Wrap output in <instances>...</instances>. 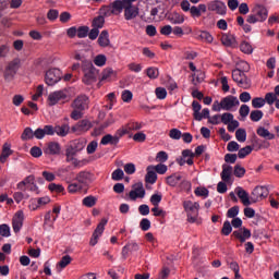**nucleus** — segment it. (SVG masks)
<instances>
[{
  "label": "nucleus",
  "mask_w": 279,
  "mask_h": 279,
  "mask_svg": "<svg viewBox=\"0 0 279 279\" xmlns=\"http://www.w3.org/2000/svg\"><path fill=\"white\" fill-rule=\"evenodd\" d=\"M84 147H86V140L78 138L70 142L65 148V162H70L75 169H80V167H84L86 165V160H80L76 158L80 151H83Z\"/></svg>",
  "instance_id": "nucleus-1"
},
{
  "label": "nucleus",
  "mask_w": 279,
  "mask_h": 279,
  "mask_svg": "<svg viewBox=\"0 0 279 279\" xmlns=\"http://www.w3.org/2000/svg\"><path fill=\"white\" fill-rule=\"evenodd\" d=\"M69 125H57L53 128V125H45L44 130L37 131V137L38 138H45V136H53V134H57L58 136H66L69 134Z\"/></svg>",
  "instance_id": "nucleus-2"
},
{
  "label": "nucleus",
  "mask_w": 279,
  "mask_h": 279,
  "mask_svg": "<svg viewBox=\"0 0 279 279\" xmlns=\"http://www.w3.org/2000/svg\"><path fill=\"white\" fill-rule=\"evenodd\" d=\"M83 83L86 84V86H90L92 84H95L97 82V75H99V71H97V68L93 65L90 61H85L83 64Z\"/></svg>",
  "instance_id": "nucleus-3"
},
{
  "label": "nucleus",
  "mask_w": 279,
  "mask_h": 279,
  "mask_svg": "<svg viewBox=\"0 0 279 279\" xmlns=\"http://www.w3.org/2000/svg\"><path fill=\"white\" fill-rule=\"evenodd\" d=\"M125 10V4L123 0H114L109 5H105L100 9L104 16H119L121 12Z\"/></svg>",
  "instance_id": "nucleus-4"
},
{
  "label": "nucleus",
  "mask_w": 279,
  "mask_h": 279,
  "mask_svg": "<svg viewBox=\"0 0 279 279\" xmlns=\"http://www.w3.org/2000/svg\"><path fill=\"white\" fill-rule=\"evenodd\" d=\"M183 208L187 215V221L190 223H195L197 217H199V204L193 201H184Z\"/></svg>",
  "instance_id": "nucleus-5"
},
{
  "label": "nucleus",
  "mask_w": 279,
  "mask_h": 279,
  "mask_svg": "<svg viewBox=\"0 0 279 279\" xmlns=\"http://www.w3.org/2000/svg\"><path fill=\"white\" fill-rule=\"evenodd\" d=\"M71 97L69 96L68 89H61L52 92L48 95V106H56L59 101H69Z\"/></svg>",
  "instance_id": "nucleus-6"
},
{
  "label": "nucleus",
  "mask_w": 279,
  "mask_h": 279,
  "mask_svg": "<svg viewBox=\"0 0 279 279\" xmlns=\"http://www.w3.org/2000/svg\"><path fill=\"white\" fill-rule=\"evenodd\" d=\"M62 80V72L60 69H50L46 72L45 82L48 86H56Z\"/></svg>",
  "instance_id": "nucleus-7"
},
{
  "label": "nucleus",
  "mask_w": 279,
  "mask_h": 279,
  "mask_svg": "<svg viewBox=\"0 0 279 279\" xmlns=\"http://www.w3.org/2000/svg\"><path fill=\"white\" fill-rule=\"evenodd\" d=\"M107 225H108V219L102 218L100 220V222L98 223V226L96 227V229L90 238L89 245H92V247H95V245L98 243L99 236H101V234H104V230H106Z\"/></svg>",
  "instance_id": "nucleus-8"
},
{
  "label": "nucleus",
  "mask_w": 279,
  "mask_h": 279,
  "mask_svg": "<svg viewBox=\"0 0 279 279\" xmlns=\"http://www.w3.org/2000/svg\"><path fill=\"white\" fill-rule=\"evenodd\" d=\"M232 80L233 82H236L238 86H240L241 88H250V80H247V76H245V73L243 71L234 70L232 72Z\"/></svg>",
  "instance_id": "nucleus-9"
},
{
  "label": "nucleus",
  "mask_w": 279,
  "mask_h": 279,
  "mask_svg": "<svg viewBox=\"0 0 279 279\" xmlns=\"http://www.w3.org/2000/svg\"><path fill=\"white\" fill-rule=\"evenodd\" d=\"M129 197L132 202H136V199H143V197H145V187L143 186V183H135L133 185V190L129 193Z\"/></svg>",
  "instance_id": "nucleus-10"
},
{
  "label": "nucleus",
  "mask_w": 279,
  "mask_h": 279,
  "mask_svg": "<svg viewBox=\"0 0 279 279\" xmlns=\"http://www.w3.org/2000/svg\"><path fill=\"white\" fill-rule=\"evenodd\" d=\"M19 66H21L20 59H13L11 62H9L4 70L5 80H10V77H14V75H16V71H19Z\"/></svg>",
  "instance_id": "nucleus-11"
},
{
  "label": "nucleus",
  "mask_w": 279,
  "mask_h": 279,
  "mask_svg": "<svg viewBox=\"0 0 279 279\" xmlns=\"http://www.w3.org/2000/svg\"><path fill=\"white\" fill-rule=\"evenodd\" d=\"M269 195V190L266 186H256L251 195V202L255 204V202H260V199H265Z\"/></svg>",
  "instance_id": "nucleus-12"
},
{
  "label": "nucleus",
  "mask_w": 279,
  "mask_h": 279,
  "mask_svg": "<svg viewBox=\"0 0 279 279\" xmlns=\"http://www.w3.org/2000/svg\"><path fill=\"white\" fill-rule=\"evenodd\" d=\"M207 8L210 12H216V14H220L223 16L226 14L228 8L226 7V3L219 0H214L207 4Z\"/></svg>",
  "instance_id": "nucleus-13"
},
{
  "label": "nucleus",
  "mask_w": 279,
  "mask_h": 279,
  "mask_svg": "<svg viewBox=\"0 0 279 279\" xmlns=\"http://www.w3.org/2000/svg\"><path fill=\"white\" fill-rule=\"evenodd\" d=\"M23 221H25V214L23 210L16 211L12 219L13 232H21V228H23Z\"/></svg>",
  "instance_id": "nucleus-14"
},
{
  "label": "nucleus",
  "mask_w": 279,
  "mask_h": 279,
  "mask_svg": "<svg viewBox=\"0 0 279 279\" xmlns=\"http://www.w3.org/2000/svg\"><path fill=\"white\" fill-rule=\"evenodd\" d=\"M95 175L88 171H81L76 174L75 180L83 186H87L93 182Z\"/></svg>",
  "instance_id": "nucleus-15"
},
{
  "label": "nucleus",
  "mask_w": 279,
  "mask_h": 279,
  "mask_svg": "<svg viewBox=\"0 0 279 279\" xmlns=\"http://www.w3.org/2000/svg\"><path fill=\"white\" fill-rule=\"evenodd\" d=\"M88 102L87 96L81 95L72 102V108L73 110H88Z\"/></svg>",
  "instance_id": "nucleus-16"
},
{
  "label": "nucleus",
  "mask_w": 279,
  "mask_h": 279,
  "mask_svg": "<svg viewBox=\"0 0 279 279\" xmlns=\"http://www.w3.org/2000/svg\"><path fill=\"white\" fill-rule=\"evenodd\" d=\"M140 14L138 7L133 4L124 5V19L125 21H134Z\"/></svg>",
  "instance_id": "nucleus-17"
},
{
  "label": "nucleus",
  "mask_w": 279,
  "mask_h": 279,
  "mask_svg": "<svg viewBox=\"0 0 279 279\" xmlns=\"http://www.w3.org/2000/svg\"><path fill=\"white\" fill-rule=\"evenodd\" d=\"M60 151H62V147L58 142H49L44 149V154L48 156H58Z\"/></svg>",
  "instance_id": "nucleus-18"
},
{
  "label": "nucleus",
  "mask_w": 279,
  "mask_h": 279,
  "mask_svg": "<svg viewBox=\"0 0 279 279\" xmlns=\"http://www.w3.org/2000/svg\"><path fill=\"white\" fill-rule=\"evenodd\" d=\"M222 100V110H232V108H236L239 106V98L235 96H227L221 99Z\"/></svg>",
  "instance_id": "nucleus-19"
},
{
  "label": "nucleus",
  "mask_w": 279,
  "mask_h": 279,
  "mask_svg": "<svg viewBox=\"0 0 279 279\" xmlns=\"http://www.w3.org/2000/svg\"><path fill=\"white\" fill-rule=\"evenodd\" d=\"M232 234L235 239H239L240 243H245L247 239L252 238V231H250L247 228H241L236 231H233Z\"/></svg>",
  "instance_id": "nucleus-20"
},
{
  "label": "nucleus",
  "mask_w": 279,
  "mask_h": 279,
  "mask_svg": "<svg viewBox=\"0 0 279 279\" xmlns=\"http://www.w3.org/2000/svg\"><path fill=\"white\" fill-rule=\"evenodd\" d=\"M157 180H158V174L154 169V165L148 166L146 168V175H145L146 184H156Z\"/></svg>",
  "instance_id": "nucleus-21"
},
{
  "label": "nucleus",
  "mask_w": 279,
  "mask_h": 279,
  "mask_svg": "<svg viewBox=\"0 0 279 279\" xmlns=\"http://www.w3.org/2000/svg\"><path fill=\"white\" fill-rule=\"evenodd\" d=\"M44 129H37L36 131H33L32 128L24 129L21 138L22 141H32V138H37L38 141L43 140L44 137H38V131Z\"/></svg>",
  "instance_id": "nucleus-22"
},
{
  "label": "nucleus",
  "mask_w": 279,
  "mask_h": 279,
  "mask_svg": "<svg viewBox=\"0 0 279 279\" xmlns=\"http://www.w3.org/2000/svg\"><path fill=\"white\" fill-rule=\"evenodd\" d=\"M36 182V177L34 174H31L26 177L23 181L19 182L16 184L17 191H27V189Z\"/></svg>",
  "instance_id": "nucleus-23"
},
{
  "label": "nucleus",
  "mask_w": 279,
  "mask_h": 279,
  "mask_svg": "<svg viewBox=\"0 0 279 279\" xmlns=\"http://www.w3.org/2000/svg\"><path fill=\"white\" fill-rule=\"evenodd\" d=\"M93 128V124H90V121L88 120H81L78 121L73 128V132H88Z\"/></svg>",
  "instance_id": "nucleus-24"
},
{
  "label": "nucleus",
  "mask_w": 279,
  "mask_h": 279,
  "mask_svg": "<svg viewBox=\"0 0 279 279\" xmlns=\"http://www.w3.org/2000/svg\"><path fill=\"white\" fill-rule=\"evenodd\" d=\"M220 40L225 47H236L238 45L236 37L232 34H222Z\"/></svg>",
  "instance_id": "nucleus-25"
},
{
  "label": "nucleus",
  "mask_w": 279,
  "mask_h": 279,
  "mask_svg": "<svg viewBox=\"0 0 279 279\" xmlns=\"http://www.w3.org/2000/svg\"><path fill=\"white\" fill-rule=\"evenodd\" d=\"M255 16L258 19L259 23L267 21L269 16V11L263 5L255 7Z\"/></svg>",
  "instance_id": "nucleus-26"
},
{
  "label": "nucleus",
  "mask_w": 279,
  "mask_h": 279,
  "mask_svg": "<svg viewBox=\"0 0 279 279\" xmlns=\"http://www.w3.org/2000/svg\"><path fill=\"white\" fill-rule=\"evenodd\" d=\"M202 13H206V4H198L191 7L190 9V14L192 16V19H199V16H202Z\"/></svg>",
  "instance_id": "nucleus-27"
},
{
  "label": "nucleus",
  "mask_w": 279,
  "mask_h": 279,
  "mask_svg": "<svg viewBox=\"0 0 279 279\" xmlns=\"http://www.w3.org/2000/svg\"><path fill=\"white\" fill-rule=\"evenodd\" d=\"M112 80H117V73L112 68H107L102 71V75L100 82H112Z\"/></svg>",
  "instance_id": "nucleus-28"
},
{
  "label": "nucleus",
  "mask_w": 279,
  "mask_h": 279,
  "mask_svg": "<svg viewBox=\"0 0 279 279\" xmlns=\"http://www.w3.org/2000/svg\"><path fill=\"white\" fill-rule=\"evenodd\" d=\"M235 191L238 197L241 199L244 206H250V204H252V202L250 201V194H247V192L243 190V187H236Z\"/></svg>",
  "instance_id": "nucleus-29"
},
{
  "label": "nucleus",
  "mask_w": 279,
  "mask_h": 279,
  "mask_svg": "<svg viewBox=\"0 0 279 279\" xmlns=\"http://www.w3.org/2000/svg\"><path fill=\"white\" fill-rule=\"evenodd\" d=\"M166 182L168 186H178L180 182H182V174L174 173L172 175L167 177Z\"/></svg>",
  "instance_id": "nucleus-30"
},
{
  "label": "nucleus",
  "mask_w": 279,
  "mask_h": 279,
  "mask_svg": "<svg viewBox=\"0 0 279 279\" xmlns=\"http://www.w3.org/2000/svg\"><path fill=\"white\" fill-rule=\"evenodd\" d=\"M168 21H170L172 25H182V23H184V15L173 12L168 16Z\"/></svg>",
  "instance_id": "nucleus-31"
},
{
  "label": "nucleus",
  "mask_w": 279,
  "mask_h": 279,
  "mask_svg": "<svg viewBox=\"0 0 279 279\" xmlns=\"http://www.w3.org/2000/svg\"><path fill=\"white\" fill-rule=\"evenodd\" d=\"M98 45L100 47H109L110 46V35L108 31H102L98 37Z\"/></svg>",
  "instance_id": "nucleus-32"
},
{
  "label": "nucleus",
  "mask_w": 279,
  "mask_h": 279,
  "mask_svg": "<svg viewBox=\"0 0 279 279\" xmlns=\"http://www.w3.org/2000/svg\"><path fill=\"white\" fill-rule=\"evenodd\" d=\"M220 175L222 182H230V178H232V166L223 165Z\"/></svg>",
  "instance_id": "nucleus-33"
},
{
  "label": "nucleus",
  "mask_w": 279,
  "mask_h": 279,
  "mask_svg": "<svg viewBox=\"0 0 279 279\" xmlns=\"http://www.w3.org/2000/svg\"><path fill=\"white\" fill-rule=\"evenodd\" d=\"M119 143V136L107 134L101 141L100 145H117Z\"/></svg>",
  "instance_id": "nucleus-34"
},
{
  "label": "nucleus",
  "mask_w": 279,
  "mask_h": 279,
  "mask_svg": "<svg viewBox=\"0 0 279 279\" xmlns=\"http://www.w3.org/2000/svg\"><path fill=\"white\" fill-rule=\"evenodd\" d=\"M257 134L262 137V138H266L267 141H274V138H276V135L271 132H269V130L259 126L257 129Z\"/></svg>",
  "instance_id": "nucleus-35"
},
{
  "label": "nucleus",
  "mask_w": 279,
  "mask_h": 279,
  "mask_svg": "<svg viewBox=\"0 0 279 279\" xmlns=\"http://www.w3.org/2000/svg\"><path fill=\"white\" fill-rule=\"evenodd\" d=\"M10 156H12V149L10 148V144L7 143L3 145L2 153L0 155V162H5Z\"/></svg>",
  "instance_id": "nucleus-36"
},
{
  "label": "nucleus",
  "mask_w": 279,
  "mask_h": 279,
  "mask_svg": "<svg viewBox=\"0 0 279 279\" xmlns=\"http://www.w3.org/2000/svg\"><path fill=\"white\" fill-rule=\"evenodd\" d=\"M192 109H193V116H194V119L196 121H202V105L199 102H197L196 100H194L192 102Z\"/></svg>",
  "instance_id": "nucleus-37"
},
{
  "label": "nucleus",
  "mask_w": 279,
  "mask_h": 279,
  "mask_svg": "<svg viewBox=\"0 0 279 279\" xmlns=\"http://www.w3.org/2000/svg\"><path fill=\"white\" fill-rule=\"evenodd\" d=\"M240 51H242V53H245L246 56H252V53H254V47H252V44H250L248 41H242L240 44Z\"/></svg>",
  "instance_id": "nucleus-38"
},
{
  "label": "nucleus",
  "mask_w": 279,
  "mask_h": 279,
  "mask_svg": "<svg viewBox=\"0 0 279 279\" xmlns=\"http://www.w3.org/2000/svg\"><path fill=\"white\" fill-rule=\"evenodd\" d=\"M82 204L86 208H93V206L97 205V197L93 195L86 196L85 198H83Z\"/></svg>",
  "instance_id": "nucleus-39"
},
{
  "label": "nucleus",
  "mask_w": 279,
  "mask_h": 279,
  "mask_svg": "<svg viewBox=\"0 0 279 279\" xmlns=\"http://www.w3.org/2000/svg\"><path fill=\"white\" fill-rule=\"evenodd\" d=\"M194 194L196 197H203V199H206L208 195H210V191H208V189L205 186H198L194 190Z\"/></svg>",
  "instance_id": "nucleus-40"
},
{
  "label": "nucleus",
  "mask_w": 279,
  "mask_h": 279,
  "mask_svg": "<svg viewBox=\"0 0 279 279\" xmlns=\"http://www.w3.org/2000/svg\"><path fill=\"white\" fill-rule=\"evenodd\" d=\"M235 138L239 143H245L247 141V132L244 129H238L235 131Z\"/></svg>",
  "instance_id": "nucleus-41"
},
{
  "label": "nucleus",
  "mask_w": 279,
  "mask_h": 279,
  "mask_svg": "<svg viewBox=\"0 0 279 279\" xmlns=\"http://www.w3.org/2000/svg\"><path fill=\"white\" fill-rule=\"evenodd\" d=\"M106 62H108L106 54H98L94 58V64L96 66H106Z\"/></svg>",
  "instance_id": "nucleus-42"
},
{
  "label": "nucleus",
  "mask_w": 279,
  "mask_h": 279,
  "mask_svg": "<svg viewBox=\"0 0 279 279\" xmlns=\"http://www.w3.org/2000/svg\"><path fill=\"white\" fill-rule=\"evenodd\" d=\"M82 189H84V185L81 184L80 182L77 183H70L68 185V192L69 193H80V191H82Z\"/></svg>",
  "instance_id": "nucleus-43"
},
{
  "label": "nucleus",
  "mask_w": 279,
  "mask_h": 279,
  "mask_svg": "<svg viewBox=\"0 0 279 279\" xmlns=\"http://www.w3.org/2000/svg\"><path fill=\"white\" fill-rule=\"evenodd\" d=\"M88 32H90L88 26H80L76 28V36L77 38H86V36H88Z\"/></svg>",
  "instance_id": "nucleus-44"
},
{
  "label": "nucleus",
  "mask_w": 279,
  "mask_h": 279,
  "mask_svg": "<svg viewBox=\"0 0 279 279\" xmlns=\"http://www.w3.org/2000/svg\"><path fill=\"white\" fill-rule=\"evenodd\" d=\"M126 128L129 130V133L130 132H137V130H142L143 129V123L131 121V122H129L126 124Z\"/></svg>",
  "instance_id": "nucleus-45"
},
{
  "label": "nucleus",
  "mask_w": 279,
  "mask_h": 279,
  "mask_svg": "<svg viewBox=\"0 0 279 279\" xmlns=\"http://www.w3.org/2000/svg\"><path fill=\"white\" fill-rule=\"evenodd\" d=\"M264 113L262 110H253L250 114V119L251 121H254L255 123L260 121V119H263Z\"/></svg>",
  "instance_id": "nucleus-46"
},
{
  "label": "nucleus",
  "mask_w": 279,
  "mask_h": 279,
  "mask_svg": "<svg viewBox=\"0 0 279 279\" xmlns=\"http://www.w3.org/2000/svg\"><path fill=\"white\" fill-rule=\"evenodd\" d=\"M72 258L70 255H64L61 260L57 264V267H60V269H64L68 265H71Z\"/></svg>",
  "instance_id": "nucleus-47"
},
{
  "label": "nucleus",
  "mask_w": 279,
  "mask_h": 279,
  "mask_svg": "<svg viewBox=\"0 0 279 279\" xmlns=\"http://www.w3.org/2000/svg\"><path fill=\"white\" fill-rule=\"evenodd\" d=\"M169 137L172 138V141H180V138H182V131L179 129H171L169 131Z\"/></svg>",
  "instance_id": "nucleus-48"
},
{
  "label": "nucleus",
  "mask_w": 279,
  "mask_h": 279,
  "mask_svg": "<svg viewBox=\"0 0 279 279\" xmlns=\"http://www.w3.org/2000/svg\"><path fill=\"white\" fill-rule=\"evenodd\" d=\"M48 189L51 193H64V186L62 184L50 183Z\"/></svg>",
  "instance_id": "nucleus-49"
},
{
  "label": "nucleus",
  "mask_w": 279,
  "mask_h": 279,
  "mask_svg": "<svg viewBox=\"0 0 279 279\" xmlns=\"http://www.w3.org/2000/svg\"><path fill=\"white\" fill-rule=\"evenodd\" d=\"M169 160V154H167V151L165 150H160L159 153H157L156 155V161L157 162H167Z\"/></svg>",
  "instance_id": "nucleus-50"
},
{
  "label": "nucleus",
  "mask_w": 279,
  "mask_h": 279,
  "mask_svg": "<svg viewBox=\"0 0 279 279\" xmlns=\"http://www.w3.org/2000/svg\"><path fill=\"white\" fill-rule=\"evenodd\" d=\"M232 233V225L230 223V221H225L222 229H221V234H223L225 236H229Z\"/></svg>",
  "instance_id": "nucleus-51"
},
{
  "label": "nucleus",
  "mask_w": 279,
  "mask_h": 279,
  "mask_svg": "<svg viewBox=\"0 0 279 279\" xmlns=\"http://www.w3.org/2000/svg\"><path fill=\"white\" fill-rule=\"evenodd\" d=\"M191 181L187 180H182L181 183L179 184L180 191H183L184 193H189L192 189Z\"/></svg>",
  "instance_id": "nucleus-52"
},
{
  "label": "nucleus",
  "mask_w": 279,
  "mask_h": 279,
  "mask_svg": "<svg viewBox=\"0 0 279 279\" xmlns=\"http://www.w3.org/2000/svg\"><path fill=\"white\" fill-rule=\"evenodd\" d=\"M133 97H134V95L132 94V92L130 89L122 92L121 99H122V101H124V104H130V101H132Z\"/></svg>",
  "instance_id": "nucleus-53"
},
{
  "label": "nucleus",
  "mask_w": 279,
  "mask_h": 279,
  "mask_svg": "<svg viewBox=\"0 0 279 279\" xmlns=\"http://www.w3.org/2000/svg\"><path fill=\"white\" fill-rule=\"evenodd\" d=\"M277 99L278 97L274 93H267L264 98L265 104H268V106H274Z\"/></svg>",
  "instance_id": "nucleus-54"
},
{
  "label": "nucleus",
  "mask_w": 279,
  "mask_h": 279,
  "mask_svg": "<svg viewBox=\"0 0 279 279\" xmlns=\"http://www.w3.org/2000/svg\"><path fill=\"white\" fill-rule=\"evenodd\" d=\"M252 106L255 109L263 108L265 106V98L263 97H255L252 99Z\"/></svg>",
  "instance_id": "nucleus-55"
},
{
  "label": "nucleus",
  "mask_w": 279,
  "mask_h": 279,
  "mask_svg": "<svg viewBox=\"0 0 279 279\" xmlns=\"http://www.w3.org/2000/svg\"><path fill=\"white\" fill-rule=\"evenodd\" d=\"M157 99H167V89L165 87H157L155 89Z\"/></svg>",
  "instance_id": "nucleus-56"
},
{
  "label": "nucleus",
  "mask_w": 279,
  "mask_h": 279,
  "mask_svg": "<svg viewBox=\"0 0 279 279\" xmlns=\"http://www.w3.org/2000/svg\"><path fill=\"white\" fill-rule=\"evenodd\" d=\"M104 23H106V20L104 19V16H98L94 19L93 27L96 29H101V27H104Z\"/></svg>",
  "instance_id": "nucleus-57"
},
{
  "label": "nucleus",
  "mask_w": 279,
  "mask_h": 279,
  "mask_svg": "<svg viewBox=\"0 0 279 279\" xmlns=\"http://www.w3.org/2000/svg\"><path fill=\"white\" fill-rule=\"evenodd\" d=\"M125 173L121 169H117L112 172L111 178L114 180V182H119L120 180H123V177Z\"/></svg>",
  "instance_id": "nucleus-58"
},
{
  "label": "nucleus",
  "mask_w": 279,
  "mask_h": 279,
  "mask_svg": "<svg viewBox=\"0 0 279 279\" xmlns=\"http://www.w3.org/2000/svg\"><path fill=\"white\" fill-rule=\"evenodd\" d=\"M202 82H204V73H199V74H192V84L194 86H197V84H202Z\"/></svg>",
  "instance_id": "nucleus-59"
},
{
  "label": "nucleus",
  "mask_w": 279,
  "mask_h": 279,
  "mask_svg": "<svg viewBox=\"0 0 279 279\" xmlns=\"http://www.w3.org/2000/svg\"><path fill=\"white\" fill-rule=\"evenodd\" d=\"M155 173H159V175H165L167 173L168 168L167 165L158 163L157 166H154Z\"/></svg>",
  "instance_id": "nucleus-60"
},
{
  "label": "nucleus",
  "mask_w": 279,
  "mask_h": 279,
  "mask_svg": "<svg viewBox=\"0 0 279 279\" xmlns=\"http://www.w3.org/2000/svg\"><path fill=\"white\" fill-rule=\"evenodd\" d=\"M146 73L150 80H156L160 75L157 68H148Z\"/></svg>",
  "instance_id": "nucleus-61"
},
{
  "label": "nucleus",
  "mask_w": 279,
  "mask_h": 279,
  "mask_svg": "<svg viewBox=\"0 0 279 279\" xmlns=\"http://www.w3.org/2000/svg\"><path fill=\"white\" fill-rule=\"evenodd\" d=\"M252 146L241 148L238 153V158H245V156H250V154H252Z\"/></svg>",
  "instance_id": "nucleus-62"
},
{
  "label": "nucleus",
  "mask_w": 279,
  "mask_h": 279,
  "mask_svg": "<svg viewBox=\"0 0 279 279\" xmlns=\"http://www.w3.org/2000/svg\"><path fill=\"white\" fill-rule=\"evenodd\" d=\"M233 173L235 178H243L245 175V169L241 165H235Z\"/></svg>",
  "instance_id": "nucleus-63"
},
{
  "label": "nucleus",
  "mask_w": 279,
  "mask_h": 279,
  "mask_svg": "<svg viewBox=\"0 0 279 279\" xmlns=\"http://www.w3.org/2000/svg\"><path fill=\"white\" fill-rule=\"evenodd\" d=\"M170 274H171V269H169V267H163L159 272L158 279H167L169 278Z\"/></svg>",
  "instance_id": "nucleus-64"
}]
</instances>
